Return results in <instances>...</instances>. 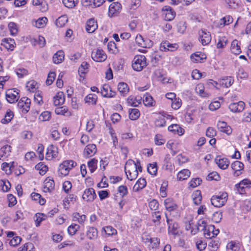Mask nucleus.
I'll return each mask as SVG.
<instances>
[{
	"instance_id": "69168bd1",
	"label": "nucleus",
	"mask_w": 251,
	"mask_h": 251,
	"mask_svg": "<svg viewBox=\"0 0 251 251\" xmlns=\"http://www.w3.org/2000/svg\"><path fill=\"white\" fill-rule=\"evenodd\" d=\"M65 6L68 8H73L78 2V0H62Z\"/></svg>"
},
{
	"instance_id": "4468645a",
	"label": "nucleus",
	"mask_w": 251,
	"mask_h": 251,
	"mask_svg": "<svg viewBox=\"0 0 251 251\" xmlns=\"http://www.w3.org/2000/svg\"><path fill=\"white\" fill-rule=\"evenodd\" d=\"M162 11L165 15L164 19L166 21H172L176 16V12L175 11L169 6H164L162 8Z\"/></svg>"
},
{
	"instance_id": "c9c22d12",
	"label": "nucleus",
	"mask_w": 251,
	"mask_h": 251,
	"mask_svg": "<svg viewBox=\"0 0 251 251\" xmlns=\"http://www.w3.org/2000/svg\"><path fill=\"white\" fill-rule=\"evenodd\" d=\"M98 230L94 227H89L87 231V236L90 239H95L98 237Z\"/></svg>"
},
{
	"instance_id": "b1692460",
	"label": "nucleus",
	"mask_w": 251,
	"mask_h": 251,
	"mask_svg": "<svg viewBox=\"0 0 251 251\" xmlns=\"http://www.w3.org/2000/svg\"><path fill=\"white\" fill-rule=\"evenodd\" d=\"M98 28L96 21L94 19L89 20L86 23V29L89 33L94 32Z\"/></svg>"
},
{
	"instance_id": "052dcab7",
	"label": "nucleus",
	"mask_w": 251,
	"mask_h": 251,
	"mask_svg": "<svg viewBox=\"0 0 251 251\" xmlns=\"http://www.w3.org/2000/svg\"><path fill=\"white\" fill-rule=\"evenodd\" d=\"M221 177L219 174L216 172H212L208 174L207 176V180L209 181L215 180L219 181Z\"/></svg>"
},
{
	"instance_id": "603ef678",
	"label": "nucleus",
	"mask_w": 251,
	"mask_h": 251,
	"mask_svg": "<svg viewBox=\"0 0 251 251\" xmlns=\"http://www.w3.org/2000/svg\"><path fill=\"white\" fill-rule=\"evenodd\" d=\"M31 198L35 201H38L41 205H44L46 202V200L44 199L41 198L40 194L37 193H32L31 194Z\"/></svg>"
},
{
	"instance_id": "37998d69",
	"label": "nucleus",
	"mask_w": 251,
	"mask_h": 251,
	"mask_svg": "<svg viewBox=\"0 0 251 251\" xmlns=\"http://www.w3.org/2000/svg\"><path fill=\"white\" fill-rule=\"evenodd\" d=\"M34 246L33 243L28 242L25 244L23 246L20 247L18 251H35Z\"/></svg>"
},
{
	"instance_id": "cd10ccee",
	"label": "nucleus",
	"mask_w": 251,
	"mask_h": 251,
	"mask_svg": "<svg viewBox=\"0 0 251 251\" xmlns=\"http://www.w3.org/2000/svg\"><path fill=\"white\" fill-rule=\"evenodd\" d=\"M15 41L11 38H5L2 41L1 45L9 50H12L14 49Z\"/></svg>"
},
{
	"instance_id": "5fc2aeb1",
	"label": "nucleus",
	"mask_w": 251,
	"mask_h": 251,
	"mask_svg": "<svg viewBox=\"0 0 251 251\" xmlns=\"http://www.w3.org/2000/svg\"><path fill=\"white\" fill-rule=\"evenodd\" d=\"M228 43V40L226 37H219L217 47L218 49H222L225 47Z\"/></svg>"
},
{
	"instance_id": "2f4dec72",
	"label": "nucleus",
	"mask_w": 251,
	"mask_h": 251,
	"mask_svg": "<svg viewBox=\"0 0 251 251\" xmlns=\"http://www.w3.org/2000/svg\"><path fill=\"white\" fill-rule=\"evenodd\" d=\"M64 59V53L62 50H58L55 53L52 57L53 63L55 64H59L61 63Z\"/></svg>"
},
{
	"instance_id": "ea45409f",
	"label": "nucleus",
	"mask_w": 251,
	"mask_h": 251,
	"mask_svg": "<svg viewBox=\"0 0 251 251\" xmlns=\"http://www.w3.org/2000/svg\"><path fill=\"white\" fill-rule=\"evenodd\" d=\"M55 112L57 115H62L65 116H70L71 115L70 112L68 111V108L65 106L55 108Z\"/></svg>"
},
{
	"instance_id": "f8f14e48",
	"label": "nucleus",
	"mask_w": 251,
	"mask_h": 251,
	"mask_svg": "<svg viewBox=\"0 0 251 251\" xmlns=\"http://www.w3.org/2000/svg\"><path fill=\"white\" fill-rule=\"evenodd\" d=\"M177 48L178 45L176 44H171L168 41H163L160 45V50L162 51H174Z\"/></svg>"
},
{
	"instance_id": "412c9836",
	"label": "nucleus",
	"mask_w": 251,
	"mask_h": 251,
	"mask_svg": "<svg viewBox=\"0 0 251 251\" xmlns=\"http://www.w3.org/2000/svg\"><path fill=\"white\" fill-rule=\"evenodd\" d=\"M165 216L167 219V222L168 224L169 232L174 235L178 234L179 231L178 229V224L177 223H171L170 222H172V221L168 219L167 214H165Z\"/></svg>"
},
{
	"instance_id": "bf43d9fd",
	"label": "nucleus",
	"mask_w": 251,
	"mask_h": 251,
	"mask_svg": "<svg viewBox=\"0 0 251 251\" xmlns=\"http://www.w3.org/2000/svg\"><path fill=\"white\" fill-rule=\"evenodd\" d=\"M219 242L218 240H212L208 244V248L210 251H217L219 248Z\"/></svg>"
},
{
	"instance_id": "a211bd4d",
	"label": "nucleus",
	"mask_w": 251,
	"mask_h": 251,
	"mask_svg": "<svg viewBox=\"0 0 251 251\" xmlns=\"http://www.w3.org/2000/svg\"><path fill=\"white\" fill-rule=\"evenodd\" d=\"M244 165L243 163L239 161H235L231 164V167L233 171L234 176H240L242 173V171L244 169Z\"/></svg>"
},
{
	"instance_id": "423d86ee",
	"label": "nucleus",
	"mask_w": 251,
	"mask_h": 251,
	"mask_svg": "<svg viewBox=\"0 0 251 251\" xmlns=\"http://www.w3.org/2000/svg\"><path fill=\"white\" fill-rule=\"evenodd\" d=\"M92 58L96 62H103L107 58L104 51L100 49L94 50L91 53Z\"/></svg>"
},
{
	"instance_id": "864d4df0",
	"label": "nucleus",
	"mask_w": 251,
	"mask_h": 251,
	"mask_svg": "<svg viewBox=\"0 0 251 251\" xmlns=\"http://www.w3.org/2000/svg\"><path fill=\"white\" fill-rule=\"evenodd\" d=\"M36 170L39 171V174L41 175H44L48 171V167L44 164L42 162H40L35 166Z\"/></svg>"
},
{
	"instance_id": "e433bc0d",
	"label": "nucleus",
	"mask_w": 251,
	"mask_h": 251,
	"mask_svg": "<svg viewBox=\"0 0 251 251\" xmlns=\"http://www.w3.org/2000/svg\"><path fill=\"white\" fill-rule=\"evenodd\" d=\"M190 175V172L188 169H184L180 171L177 176L179 180H183L188 178Z\"/></svg>"
},
{
	"instance_id": "6ab92c4d",
	"label": "nucleus",
	"mask_w": 251,
	"mask_h": 251,
	"mask_svg": "<svg viewBox=\"0 0 251 251\" xmlns=\"http://www.w3.org/2000/svg\"><path fill=\"white\" fill-rule=\"evenodd\" d=\"M245 104L242 101H239L238 102H233L229 105L228 108L232 112H240L242 111L245 108Z\"/></svg>"
},
{
	"instance_id": "5701e85b",
	"label": "nucleus",
	"mask_w": 251,
	"mask_h": 251,
	"mask_svg": "<svg viewBox=\"0 0 251 251\" xmlns=\"http://www.w3.org/2000/svg\"><path fill=\"white\" fill-rule=\"evenodd\" d=\"M164 205L169 211H174L177 208V205L171 198H168L164 201Z\"/></svg>"
},
{
	"instance_id": "680f3d73",
	"label": "nucleus",
	"mask_w": 251,
	"mask_h": 251,
	"mask_svg": "<svg viewBox=\"0 0 251 251\" xmlns=\"http://www.w3.org/2000/svg\"><path fill=\"white\" fill-rule=\"evenodd\" d=\"M80 226L77 224H72L68 228V233L70 235H75L76 231L79 229Z\"/></svg>"
},
{
	"instance_id": "f3484780",
	"label": "nucleus",
	"mask_w": 251,
	"mask_h": 251,
	"mask_svg": "<svg viewBox=\"0 0 251 251\" xmlns=\"http://www.w3.org/2000/svg\"><path fill=\"white\" fill-rule=\"evenodd\" d=\"M97 152V147L95 144H88L83 151V155L86 158H89L94 155Z\"/></svg>"
},
{
	"instance_id": "c756f323",
	"label": "nucleus",
	"mask_w": 251,
	"mask_h": 251,
	"mask_svg": "<svg viewBox=\"0 0 251 251\" xmlns=\"http://www.w3.org/2000/svg\"><path fill=\"white\" fill-rule=\"evenodd\" d=\"M191 197L195 204L199 205L201 203L202 196L201 191H194L192 194Z\"/></svg>"
},
{
	"instance_id": "49530a36",
	"label": "nucleus",
	"mask_w": 251,
	"mask_h": 251,
	"mask_svg": "<svg viewBox=\"0 0 251 251\" xmlns=\"http://www.w3.org/2000/svg\"><path fill=\"white\" fill-rule=\"evenodd\" d=\"M47 217V216L43 213H38L36 214L35 216V221L36 226H39L40 223L45 220Z\"/></svg>"
},
{
	"instance_id": "9d476101",
	"label": "nucleus",
	"mask_w": 251,
	"mask_h": 251,
	"mask_svg": "<svg viewBox=\"0 0 251 251\" xmlns=\"http://www.w3.org/2000/svg\"><path fill=\"white\" fill-rule=\"evenodd\" d=\"M215 162L220 169L223 170L226 169L230 164V162L227 158L220 155L216 157Z\"/></svg>"
},
{
	"instance_id": "8fccbe9b",
	"label": "nucleus",
	"mask_w": 251,
	"mask_h": 251,
	"mask_svg": "<svg viewBox=\"0 0 251 251\" xmlns=\"http://www.w3.org/2000/svg\"><path fill=\"white\" fill-rule=\"evenodd\" d=\"M85 220L86 216L85 215H80L78 213H75L73 215V220L77 221L80 224L84 223Z\"/></svg>"
},
{
	"instance_id": "a878e982",
	"label": "nucleus",
	"mask_w": 251,
	"mask_h": 251,
	"mask_svg": "<svg viewBox=\"0 0 251 251\" xmlns=\"http://www.w3.org/2000/svg\"><path fill=\"white\" fill-rule=\"evenodd\" d=\"M143 102L146 106L152 107L155 104V101L149 94L147 93L143 97Z\"/></svg>"
},
{
	"instance_id": "aec40b11",
	"label": "nucleus",
	"mask_w": 251,
	"mask_h": 251,
	"mask_svg": "<svg viewBox=\"0 0 251 251\" xmlns=\"http://www.w3.org/2000/svg\"><path fill=\"white\" fill-rule=\"evenodd\" d=\"M54 188V182L50 177L47 178L44 181L43 191L45 192H51Z\"/></svg>"
},
{
	"instance_id": "6e6552de",
	"label": "nucleus",
	"mask_w": 251,
	"mask_h": 251,
	"mask_svg": "<svg viewBox=\"0 0 251 251\" xmlns=\"http://www.w3.org/2000/svg\"><path fill=\"white\" fill-rule=\"evenodd\" d=\"M30 100L27 97H23L18 102V107L22 113H26L30 109Z\"/></svg>"
},
{
	"instance_id": "de8ad7c7",
	"label": "nucleus",
	"mask_w": 251,
	"mask_h": 251,
	"mask_svg": "<svg viewBox=\"0 0 251 251\" xmlns=\"http://www.w3.org/2000/svg\"><path fill=\"white\" fill-rule=\"evenodd\" d=\"M47 22L48 19L46 17L40 18L35 22L34 25L37 28H42L45 26Z\"/></svg>"
},
{
	"instance_id": "3c124183",
	"label": "nucleus",
	"mask_w": 251,
	"mask_h": 251,
	"mask_svg": "<svg viewBox=\"0 0 251 251\" xmlns=\"http://www.w3.org/2000/svg\"><path fill=\"white\" fill-rule=\"evenodd\" d=\"M165 116L161 115L158 117L155 122V125L157 127H164L166 126Z\"/></svg>"
},
{
	"instance_id": "7c9ffc66",
	"label": "nucleus",
	"mask_w": 251,
	"mask_h": 251,
	"mask_svg": "<svg viewBox=\"0 0 251 251\" xmlns=\"http://www.w3.org/2000/svg\"><path fill=\"white\" fill-rule=\"evenodd\" d=\"M195 91L201 97L206 98L210 96L209 93L204 91V87L202 84H198L195 88Z\"/></svg>"
},
{
	"instance_id": "c85d7f7f",
	"label": "nucleus",
	"mask_w": 251,
	"mask_h": 251,
	"mask_svg": "<svg viewBox=\"0 0 251 251\" xmlns=\"http://www.w3.org/2000/svg\"><path fill=\"white\" fill-rule=\"evenodd\" d=\"M65 101L64 95L62 92H58L53 97V104L55 106L59 105Z\"/></svg>"
},
{
	"instance_id": "39448f33",
	"label": "nucleus",
	"mask_w": 251,
	"mask_h": 251,
	"mask_svg": "<svg viewBox=\"0 0 251 251\" xmlns=\"http://www.w3.org/2000/svg\"><path fill=\"white\" fill-rule=\"evenodd\" d=\"M207 222L201 219L198 221L197 227L195 229H192L191 231V234L192 235H195L199 231H203L205 237L207 238H210V232H207L206 229Z\"/></svg>"
},
{
	"instance_id": "9b49d317",
	"label": "nucleus",
	"mask_w": 251,
	"mask_h": 251,
	"mask_svg": "<svg viewBox=\"0 0 251 251\" xmlns=\"http://www.w3.org/2000/svg\"><path fill=\"white\" fill-rule=\"evenodd\" d=\"M199 34V40L202 45H207L210 43L211 37L209 32L207 31L205 29H202Z\"/></svg>"
},
{
	"instance_id": "0e129e2a",
	"label": "nucleus",
	"mask_w": 251,
	"mask_h": 251,
	"mask_svg": "<svg viewBox=\"0 0 251 251\" xmlns=\"http://www.w3.org/2000/svg\"><path fill=\"white\" fill-rule=\"evenodd\" d=\"M51 118V113L49 111L43 112L39 116V119L42 121H49Z\"/></svg>"
},
{
	"instance_id": "13d9d810",
	"label": "nucleus",
	"mask_w": 251,
	"mask_h": 251,
	"mask_svg": "<svg viewBox=\"0 0 251 251\" xmlns=\"http://www.w3.org/2000/svg\"><path fill=\"white\" fill-rule=\"evenodd\" d=\"M233 22V19L230 16H226L220 20V26H224L228 25Z\"/></svg>"
},
{
	"instance_id": "774afa93",
	"label": "nucleus",
	"mask_w": 251,
	"mask_h": 251,
	"mask_svg": "<svg viewBox=\"0 0 251 251\" xmlns=\"http://www.w3.org/2000/svg\"><path fill=\"white\" fill-rule=\"evenodd\" d=\"M104 230L105 233L108 236H111L117 234V230L116 229L111 226H107L104 228Z\"/></svg>"
},
{
	"instance_id": "72a5a7b5",
	"label": "nucleus",
	"mask_w": 251,
	"mask_h": 251,
	"mask_svg": "<svg viewBox=\"0 0 251 251\" xmlns=\"http://www.w3.org/2000/svg\"><path fill=\"white\" fill-rule=\"evenodd\" d=\"M98 100V97L94 94H89L85 97L84 100L85 103L89 105H95Z\"/></svg>"
},
{
	"instance_id": "6e6d98bb",
	"label": "nucleus",
	"mask_w": 251,
	"mask_h": 251,
	"mask_svg": "<svg viewBox=\"0 0 251 251\" xmlns=\"http://www.w3.org/2000/svg\"><path fill=\"white\" fill-rule=\"evenodd\" d=\"M204 56V54H201L200 53L198 54V53H196L191 55V59L193 62H201L203 59L205 58Z\"/></svg>"
},
{
	"instance_id": "393cba45",
	"label": "nucleus",
	"mask_w": 251,
	"mask_h": 251,
	"mask_svg": "<svg viewBox=\"0 0 251 251\" xmlns=\"http://www.w3.org/2000/svg\"><path fill=\"white\" fill-rule=\"evenodd\" d=\"M169 131L179 135H182L184 133V129L177 124H173L168 126Z\"/></svg>"
},
{
	"instance_id": "09e8293b",
	"label": "nucleus",
	"mask_w": 251,
	"mask_h": 251,
	"mask_svg": "<svg viewBox=\"0 0 251 251\" xmlns=\"http://www.w3.org/2000/svg\"><path fill=\"white\" fill-rule=\"evenodd\" d=\"M13 117L14 113L10 110H7L4 118L1 120V123L3 124L8 123L13 119Z\"/></svg>"
},
{
	"instance_id": "f03ea898",
	"label": "nucleus",
	"mask_w": 251,
	"mask_h": 251,
	"mask_svg": "<svg viewBox=\"0 0 251 251\" xmlns=\"http://www.w3.org/2000/svg\"><path fill=\"white\" fill-rule=\"evenodd\" d=\"M76 165V163L72 160L64 161L59 166L58 174L61 176H66Z\"/></svg>"
},
{
	"instance_id": "1a4fd4ad",
	"label": "nucleus",
	"mask_w": 251,
	"mask_h": 251,
	"mask_svg": "<svg viewBox=\"0 0 251 251\" xmlns=\"http://www.w3.org/2000/svg\"><path fill=\"white\" fill-rule=\"evenodd\" d=\"M122 9L121 5L119 2H113L109 6L108 16L112 17L118 15Z\"/></svg>"
},
{
	"instance_id": "4d7b16f0",
	"label": "nucleus",
	"mask_w": 251,
	"mask_h": 251,
	"mask_svg": "<svg viewBox=\"0 0 251 251\" xmlns=\"http://www.w3.org/2000/svg\"><path fill=\"white\" fill-rule=\"evenodd\" d=\"M148 173L153 176H155L157 174V167L156 162L150 164L148 166Z\"/></svg>"
},
{
	"instance_id": "4c0bfd02",
	"label": "nucleus",
	"mask_w": 251,
	"mask_h": 251,
	"mask_svg": "<svg viewBox=\"0 0 251 251\" xmlns=\"http://www.w3.org/2000/svg\"><path fill=\"white\" fill-rule=\"evenodd\" d=\"M98 162V160L95 158L90 159L88 162V167L91 173H94L97 169Z\"/></svg>"
},
{
	"instance_id": "79ce46f5",
	"label": "nucleus",
	"mask_w": 251,
	"mask_h": 251,
	"mask_svg": "<svg viewBox=\"0 0 251 251\" xmlns=\"http://www.w3.org/2000/svg\"><path fill=\"white\" fill-rule=\"evenodd\" d=\"M68 22L67 16L65 15L61 16L56 20V25L59 27H61L65 25Z\"/></svg>"
},
{
	"instance_id": "0eeeda50",
	"label": "nucleus",
	"mask_w": 251,
	"mask_h": 251,
	"mask_svg": "<svg viewBox=\"0 0 251 251\" xmlns=\"http://www.w3.org/2000/svg\"><path fill=\"white\" fill-rule=\"evenodd\" d=\"M18 91L17 89H11L6 92V99L9 103H14L18 100L20 98Z\"/></svg>"
},
{
	"instance_id": "2eb2a0df",
	"label": "nucleus",
	"mask_w": 251,
	"mask_h": 251,
	"mask_svg": "<svg viewBox=\"0 0 251 251\" xmlns=\"http://www.w3.org/2000/svg\"><path fill=\"white\" fill-rule=\"evenodd\" d=\"M58 154L57 148L51 145L48 147L47 149L46 153V159L48 160H50L53 158L56 157Z\"/></svg>"
},
{
	"instance_id": "20e7f679",
	"label": "nucleus",
	"mask_w": 251,
	"mask_h": 251,
	"mask_svg": "<svg viewBox=\"0 0 251 251\" xmlns=\"http://www.w3.org/2000/svg\"><path fill=\"white\" fill-rule=\"evenodd\" d=\"M147 66V59L143 55H137L134 57L132 64L133 69L136 71H141Z\"/></svg>"
},
{
	"instance_id": "f257e3e1",
	"label": "nucleus",
	"mask_w": 251,
	"mask_h": 251,
	"mask_svg": "<svg viewBox=\"0 0 251 251\" xmlns=\"http://www.w3.org/2000/svg\"><path fill=\"white\" fill-rule=\"evenodd\" d=\"M135 162L133 160H127L125 166V171L127 178L129 180L135 179L138 175V171L136 170Z\"/></svg>"
},
{
	"instance_id": "338daca9",
	"label": "nucleus",
	"mask_w": 251,
	"mask_h": 251,
	"mask_svg": "<svg viewBox=\"0 0 251 251\" xmlns=\"http://www.w3.org/2000/svg\"><path fill=\"white\" fill-rule=\"evenodd\" d=\"M56 76L55 73L53 72H50L49 73L47 79L46 81V83L47 85H51L55 79Z\"/></svg>"
},
{
	"instance_id": "a19ab883",
	"label": "nucleus",
	"mask_w": 251,
	"mask_h": 251,
	"mask_svg": "<svg viewBox=\"0 0 251 251\" xmlns=\"http://www.w3.org/2000/svg\"><path fill=\"white\" fill-rule=\"evenodd\" d=\"M129 118L131 120H136L140 115V111L138 109L134 108L129 109Z\"/></svg>"
},
{
	"instance_id": "c03bdc74",
	"label": "nucleus",
	"mask_w": 251,
	"mask_h": 251,
	"mask_svg": "<svg viewBox=\"0 0 251 251\" xmlns=\"http://www.w3.org/2000/svg\"><path fill=\"white\" fill-rule=\"evenodd\" d=\"M152 222L155 225L158 226L160 224L161 218V213L159 211H154L152 213Z\"/></svg>"
},
{
	"instance_id": "bb28decb",
	"label": "nucleus",
	"mask_w": 251,
	"mask_h": 251,
	"mask_svg": "<svg viewBox=\"0 0 251 251\" xmlns=\"http://www.w3.org/2000/svg\"><path fill=\"white\" fill-rule=\"evenodd\" d=\"M142 100L141 98H137L130 96L127 99V102L130 106L137 107L141 103Z\"/></svg>"
},
{
	"instance_id": "ddd939ff",
	"label": "nucleus",
	"mask_w": 251,
	"mask_h": 251,
	"mask_svg": "<svg viewBox=\"0 0 251 251\" xmlns=\"http://www.w3.org/2000/svg\"><path fill=\"white\" fill-rule=\"evenodd\" d=\"M96 196L94 189L90 188L85 190L82 195V198L86 201L92 202L95 200Z\"/></svg>"
},
{
	"instance_id": "a18cd8bd",
	"label": "nucleus",
	"mask_w": 251,
	"mask_h": 251,
	"mask_svg": "<svg viewBox=\"0 0 251 251\" xmlns=\"http://www.w3.org/2000/svg\"><path fill=\"white\" fill-rule=\"evenodd\" d=\"M11 152V147L8 145H6L2 147L0 150V155L1 157H7L9 155Z\"/></svg>"
},
{
	"instance_id": "f704fd0d",
	"label": "nucleus",
	"mask_w": 251,
	"mask_h": 251,
	"mask_svg": "<svg viewBox=\"0 0 251 251\" xmlns=\"http://www.w3.org/2000/svg\"><path fill=\"white\" fill-rule=\"evenodd\" d=\"M230 50L231 52L235 54H239L241 52L240 46L239 45L237 40H234L232 42Z\"/></svg>"
},
{
	"instance_id": "e2e57ef3",
	"label": "nucleus",
	"mask_w": 251,
	"mask_h": 251,
	"mask_svg": "<svg viewBox=\"0 0 251 251\" xmlns=\"http://www.w3.org/2000/svg\"><path fill=\"white\" fill-rule=\"evenodd\" d=\"M89 64L86 62H83L78 69V72L81 74H85L88 72Z\"/></svg>"
},
{
	"instance_id": "7ed1b4c3",
	"label": "nucleus",
	"mask_w": 251,
	"mask_h": 251,
	"mask_svg": "<svg viewBox=\"0 0 251 251\" xmlns=\"http://www.w3.org/2000/svg\"><path fill=\"white\" fill-rule=\"evenodd\" d=\"M228 198L227 193L222 192L220 195L213 196L211 198V204L215 207H220L225 205Z\"/></svg>"
},
{
	"instance_id": "58836bf2",
	"label": "nucleus",
	"mask_w": 251,
	"mask_h": 251,
	"mask_svg": "<svg viewBox=\"0 0 251 251\" xmlns=\"http://www.w3.org/2000/svg\"><path fill=\"white\" fill-rule=\"evenodd\" d=\"M146 185V180L145 178H140L134 185L133 189L137 191L140 189H143Z\"/></svg>"
},
{
	"instance_id": "4be33fe9",
	"label": "nucleus",
	"mask_w": 251,
	"mask_h": 251,
	"mask_svg": "<svg viewBox=\"0 0 251 251\" xmlns=\"http://www.w3.org/2000/svg\"><path fill=\"white\" fill-rule=\"evenodd\" d=\"M234 82V79L231 76H225L219 79L220 86L228 88L231 86Z\"/></svg>"
},
{
	"instance_id": "473e14b6",
	"label": "nucleus",
	"mask_w": 251,
	"mask_h": 251,
	"mask_svg": "<svg viewBox=\"0 0 251 251\" xmlns=\"http://www.w3.org/2000/svg\"><path fill=\"white\" fill-rule=\"evenodd\" d=\"M118 89L121 95L125 96L129 92V87L125 82H120L118 85Z\"/></svg>"
},
{
	"instance_id": "dca6fc26",
	"label": "nucleus",
	"mask_w": 251,
	"mask_h": 251,
	"mask_svg": "<svg viewBox=\"0 0 251 251\" xmlns=\"http://www.w3.org/2000/svg\"><path fill=\"white\" fill-rule=\"evenodd\" d=\"M237 190L240 193H243L245 188H250L251 187V180L248 178H245L241 181L239 183L235 185Z\"/></svg>"
}]
</instances>
